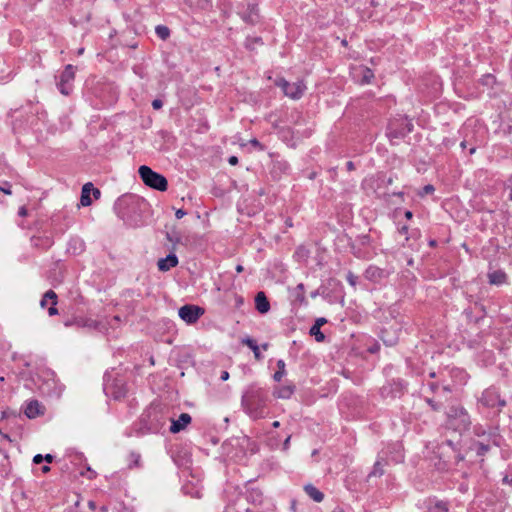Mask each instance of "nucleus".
<instances>
[{"label":"nucleus","mask_w":512,"mask_h":512,"mask_svg":"<svg viewBox=\"0 0 512 512\" xmlns=\"http://www.w3.org/2000/svg\"><path fill=\"white\" fill-rule=\"evenodd\" d=\"M427 386L431 393H435L439 389V385L436 382H430Z\"/></svg>","instance_id":"nucleus-35"},{"label":"nucleus","mask_w":512,"mask_h":512,"mask_svg":"<svg viewBox=\"0 0 512 512\" xmlns=\"http://www.w3.org/2000/svg\"><path fill=\"white\" fill-rule=\"evenodd\" d=\"M42 471L44 473H46V472L50 471V467L45 465V466L42 467Z\"/></svg>","instance_id":"nucleus-61"},{"label":"nucleus","mask_w":512,"mask_h":512,"mask_svg":"<svg viewBox=\"0 0 512 512\" xmlns=\"http://www.w3.org/2000/svg\"><path fill=\"white\" fill-rule=\"evenodd\" d=\"M75 78V67L71 64L65 66L58 77L57 86L63 95H69L72 90V82Z\"/></svg>","instance_id":"nucleus-7"},{"label":"nucleus","mask_w":512,"mask_h":512,"mask_svg":"<svg viewBox=\"0 0 512 512\" xmlns=\"http://www.w3.org/2000/svg\"><path fill=\"white\" fill-rule=\"evenodd\" d=\"M192 421L188 413H182L178 419L171 420L170 432L173 434L183 431Z\"/></svg>","instance_id":"nucleus-9"},{"label":"nucleus","mask_w":512,"mask_h":512,"mask_svg":"<svg viewBox=\"0 0 512 512\" xmlns=\"http://www.w3.org/2000/svg\"><path fill=\"white\" fill-rule=\"evenodd\" d=\"M499 437L493 432H489L486 439H478L471 442L470 450L474 451L477 456L486 455L493 446H498Z\"/></svg>","instance_id":"nucleus-4"},{"label":"nucleus","mask_w":512,"mask_h":512,"mask_svg":"<svg viewBox=\"0 0 512 512\" xmlns=\"http://www.w3.org/2000/svg\"><path fill=\"white\" fill-rule=\"evenodd\" d=\"M220 379H221L222 381H226V380H228V379H229V373H228L227 371H222L221 376H220Z\"/></svg>","instance_id":"nucleus-46"},{"label":"nucleus","mask_w":512,"mask_h":512,"mask_svg":"<svg viewBox=\"0 0 512 512\" xmlns=\"http://www.w3.org/2000/svg\"><path fill=\"white\" fill-rule=\"evenodd\" d=\"M429 377L430 378H435L436 377V373L435 372H430L429 373Z\"/></svg>","instance_id":"nucleus-62"},{"label":"nucleus","mask_w":512,"mask_h":512,"mask_svg":"<svg viewBox=\"0 0 512 512\" xmlns=\"http://www.w3.org/2000/svg\"><path fill=\"white\" fill-rule=\"evenodd\" d=\"M341 44L346 47L348 45V42L346 39H344V40H342Z\"/></svg>","instance_id":"nucleus-63"},{"label":"nucleus","mask_w":512,"mask_h":512,"mask_svg":"<svg viewBox=\"0 0 512 512\" xmlns=\"http://www.w3.org/2000/svg\"><path fill=\"white\" fill-rule=\"evenodd\" d=\"M91 189H93L92 183H86L83 185L81 198H80V202H81L82 206H90L91 205V203H92V200L90 198Z\"/></svg>","instance_id":"nucleus-17"},{"label":"nucleus","mask_w":512,"mask_h":512,"mask_svg":"<svg viewBox=\"0 0 512 512\" xmlns=\"http://www.w3.org/2000/svg\"><path fill=\"white\" fill-rule=\"evenodd\" d=\"M255 307L256 310L261 314H266L270 310V303L266 294L260 291L255 296Z\"/></svg>","instance_id":"nucleus-11"},{"label":"nucleus","mask_w":512,"mask_h":512,"mask_svg":"<svg viewBox=\"0 0 512 512\" xmlns=\"http://www.w3.org/2000/svg\"><path fill=\"white\" fill-rule=\"evenodd\" d=\"M49 300L52 301V304L53 305H56L57 304V295L56 293L53 291V290H48L42 297L41 301H40V305L42 307H45L47 302H49Z\"/></svg>","instance_id":"nucleus-24"},{"label":"nucleus","mask_w":512,"mask_h":512,"mask_svg":"<svg viewBox=\"0 0 512 512\" xmlns=\"http://www.w3.org/2000/svg\"><path fill=\"white\" fill-rule=\"evenodd\" d=\"M54 457L51 454H46L43 456V460H45L47 463H51L53 461Z\"/></svg>","instance_id":"nucleus-47"},{"label":"nucleus","mask_w":512,"mask_h":512,"mask_svg":"<svg viewBox=\"0 0 512 512\" xmlns=\"http://www.w3.org/2000/svg\"><path fill=\"white\" fill-rule=\"evenodd\" d=\"M242 19L248 24H254L258 19V9L254 4H249L247 11L242 14Z\"/></svg>","instance_id":"nucleus-14"},{"label":"nucleus","mask_w":512,"mask_h":512,"mask_svg":"<svg viewBox=\"0 0 512 512\" xmlns=\"http://www.w3.org/2000/svg\"><path fill=\"white\" fill-rule=\"evenodd\" d=\"M425 402L432 408L434 411H439L441 409V405L435 402L431 397H426Z\"/></svg>","instance_id":"nucleus-31"},{"label":"nucleus","mask_w":512,"mask_h":512,"mask_svg":"<svg viewBox=\"0 0 512 512\" xmlns=\"http://www.w3.org/2000/svg\"><path fill=\"white\" fill-rule=\"evenodd\" d=\"M228 163L230 165H236L238 163V158L236 156H230L228 158Z\"/></svg>","instance_id":"nucleus-43"},{"label":"nucleus","mask_w":512,"mask_h":512,"mask_svg":"<svg viewBox=\"0 0 512 512\" xmlns=\"http://www.w3.org/2000/svg\"><path fill=\"white\" fill-rule=\"evenodd\" d=\"M386 276L385 270L377 266H369L365 271V277L371 281H378Z\"/></svg>","instance_id":"nucleus-13"},{"label":"nucleus","mask_w":512,"mask_h":512,"mask_svg":"<svg viewBox=\"0 0 512 512\" xmlns=\"http://www.w3.org/2000/svg\"><path fill=\"white\" fill-rule=\"evenodd\" d=\"M411 131H412V124H407V129L402 130L400 132L389 129L388 136L390 138H400V137H404L407 133H410Z\"/></svg>","instance_id":"nucleus-27"},{"label":"nucleus","mask_w":512,"mask_h":512,"mask_svg":"<svg viewBox=\"0 0 512 512\" xmlns=\"http://www.w3.org/2000/svg\"><path fill=\"white\" fill-rule=\"evenodd\" d=\"M310 335L311 336H314L315 337V340L317 342H322L324 341L325 339V335L321 332L320 328L318 327V325H313L311 328H310V331H309Z\"/></svg>","instance_id":"nucleus-26"},{"label":"nucleus","mask_w":512,"mask_h":512,"mask_svg":"<svg viewBox=\"0 0 512 512\" xmlns=\"http://www.w3.org/2000/svg\"><path fill=\"white\" fill-rule=\"evenodd\" d=\"M447 424L455 431H466L471 424L468 412L461 406H451L447 412Z\"/></svg>","instance_id":"nucleus-2"},{"label":"nucleus","mask_w":512,"mask_h":512,"mask_svg":"<svg viewBox=\"0 0 512 512\" xmlns=\"http://www.w3.org/2000/svg\"><path fill=\"white\" fill-rule=\"evenodd\" d=\"M442 390L444 392H447V393L451 392V389H450V387L448 385L447 386H443Z\"/></svg>","instance_id":"nucleus-58"},{"label":"nucleus","mask_w":512,"mask_h":512,"mask_svg":"<svg viewBox=\"0 0 512 512\" xmlns=\"http://www.w3.org/2000/svg\"><path fill=\"white\" fill-rule=\"evenodd\" d=\"M178 265V258L175 254L171 253L166 258L159 259L157 266L160 271H168Z\"/></svg>","instance_id":"nucleus-12"},{"label":"nucleus","mask_w":512,"mask_h":512,"mask_svg":"<svg viewBox=\"0 0 512 512\" xmlns=\"http://www.w3.org/2000/svg\"><path fill=\"white\" fill-rule=\"evenodd\" d=\"M243 344L247 345L254 353V357L257 360L262 359V354L260 353L259 346L257 345V342L252 338H245L242 341Z\"/></svg>","instance_id":"nucleus-20"},{"label":"nucleus","mask_w":512,"mask_h":512,"mask_svg":"<svg viewBox=\"0 0 512 512\" xmlns=\"http://www.w3.org/2000/svg\"><path fill=\"white\" fill-rule=\"evenodd\" d=\"M42 413H43L42 406L39 403V401L31 400L26 403L25 408H24V414L28 418H30V419L36 418L37 416H39Z\"/></svg>","instance_id":"nucleus-10"},{"label":"nucleus","mask_w":512,"mask_h":512,"mask_svg":"<svg viewBox=\"0 0 512 512\" xmlns=\"http://www.w3.org/2000/svg\"><path fill=\"white\" fill-rule=\"evenodd\" d=\"M489 283L492 285H502L507 280V275L502 270H496L488 273Z\"/></svg>","instance_id":"nucleus-15"},{"label":"nucleus","mask_w":512,"mask_h":512,"mask_svg":"<svg viewBox=\"0 0 512 512\" xmlns=\"http://www.w3.org/2000/svg\"><path fill=\"white\" fill-rule=\"evenodd\" d=\"M273 167H274V169L278 168L280 171L285 172L288 169L289 166H288L287 162L283 161V162H276V163H274Z\"/></svg>","instance_id":"nucleus-33"},{"label":"nucleus","mask_w":512,"mask_h":512,"mask_svg":"<svg viewBox=\"0 0 512 512\" xmlns=\"http://www.w3.org/2000/svg\"><path fill=\"white\" fill-rule=\"evenodd\" d=\"M139 176L143 183L155 190L164 192L168 188L167 179L160 173L153 171L150 167L142 165L138 169Z\"/></svg>","instance_id":"nucleus-3"},{"label":"nucleus","mask_w":512,"mask_h":512,"mask_svg":"<svg viewBox=\"0 0 512 512\" xmlns=\"http://www.w3.org/2000/svg\"><path fill=\"white\" fill-rule=\"evenodd\" d=\"M399 233L401 234H407L408 233V226L404 225L399 229Z\"/></svg>","instance_id":"nucleus-49"},{"label":"nucleus","mask_w":512,"mask_h":512,"mask_svg":"<svg viewBox=\"0 0 512 512\" xmlns=\"http://www.w3.org/2000/svg\"><path fill=\"white\" fill-rule=\"evenodd\" d=\"M249 143L259 150H264V146L256 138L251 139Z\"/></svg>","instance_id":"nucleus-34"},{"label":"nucleus","mask_w":512,"mask_h":512,"mask_svg":"<svg viewBox=\"0 0 512 512\" xmlns=\"http://www.w3.org/2000/svg\"><path fill=\"white\" fill-rule=\"evenodd\" d=\"M325 323H327V320L325 318L321 317V318L316 319L314 325H318V327L321 328V326L324 325Z\"/></svg>","instance_id":"nucleus-40"},{"label":"nucleus","mask_w":512,"mask_h":512,"mask_svg":"<svg viewBox=\"0 0 512 512\" xmlns=\"http://www.w3.org/2000/svg\"><path fill=\"white\" fill-rule=\"evenodd\" d=\"M267 392L256 386H250L242 396V406L245 411L255 419L264 417Z\"/></svg>","instance_id":"nucleus-1"},{"label":"nucleus","mask_w":512,"mask_h":512,"mask_svg":"<svg viewBox=\"0 0 512 512\" xmlns=\"http://www.w3.org/2000/svg\"><path fill=\"white\" fill-rule=\"evenodd\" d=\"M186 211L183 210V209H178L176 212H175V216L177 219H181L183 218L185 215H186Z\"/></svg>","instance_id":"nucleus-38"},{"label":"nucleus","mask_w":512,"mask_h":512,"mask_svg":"<svg viewBox=\"0 0 512 512\" xmlns=\"http://www.w3.org/2000/svg\"><path fill=\"white\" fill-rule=\"evenodd\" d=\"M100 510H101V512H106L107 511V507L106 506H102Z\"/></svg>","instance_id":"nucleus-64"},{"label":"nucleus","mask_w":512,"mask_h":512,"mask_svg":"<svg viewBox=\"0 0 512 512\" xmlns=\"http://www.w3.org/2000/svg\"><path fill=\"white\" fill-rule=\"evenodd\" d=\"M129 457L131 460V464H129L130 468L140 466V460H141L140 454L132 452V453H130Z\"/></svg>","instance_id":"nucleus-28"},{"label":"nucleus","mask_w":512,"mask_h":512,"mask_svg":"<svg viewBox=\"0 0 512 512\" xmlns=\"http://www.w3.org/2000/svg\"><path fill=\"white\" fill-rule=\"evenodd\" d=\"M33 245L42 249H48L52 246L53 241L50 237H34L32 238Z\"/></svg>","instance_id":"nucleus-19"},{"label":"nucleus","mask_w":512,"mask_h":512,"mask_svg":"<svg viewBox=\"0 0 512 512\" xmlns=\"http://www.w3.org/2000/svg\"><path fill=\"white\" fill-rule=\"evenodd\" d=\"M383 461H384V459L381 458V459H378L374 463L373 469L370 472L369 477H380V476H382L384 474V465H385V463Z\"/></svg>","instance_id":"nucleus-21"},{"label":"nucleus","mask_w":512,"mask_h":512,"mask_svg":"<svg viewBox=\"0 0 512 512\" xmlns=\"http://www.w3.org/2000/svg\"><path fill=\"white\" fill-rule=\"evenodd\" d=\"M277 368L278 370L274 373L273 375V379L276 381V382H280L281 379L284 377V375L286 374V369H285V362L284 360L282 359H279L277 361Z\"/></svg>","instance_id":"nucleus-23"},{"label":"nucleus","mask_w":512,"mask_h":512,"mask_svg":"<svg viewBox=\"0 0 512 512\" xmlns=\"http://www.w3.org/2000/svg\"><path fill=\"white\" fill-rule=\"evenodd\" d=\"M43 461V456L41 454H37L33 458V462L35 464H40Z\"/></svg>","instance_id":"nucleus-42"},{"label":"nucleus","mask_w":512,"mask_h":512,"mask_svg":"<svg viewBox=\"0 0 512 512\" xmlns=\"http://www.w3.org/2000/svg\"><path fill=\"white\" fill-rule=\"evenodd\" d=\"M272 426H273L274 428H278V427H280V422H279V421H274V422L272 423Z\"/></svg>","instance_id":"nucleus-60"},{"label":"nucleus","mask_w":512,"mask_h":512,"mask_svg":"<svg viewBox=\"0 0 512 512\" xmlns=\"http://www.w3.org/2000/svg\"><path fill=\"white\" fill-rule=\"evenodd\" d=\"M290 439H291L290 435L285 439V441L283 443V450H288L289 449Z\"/></svg>","instance_id":"nucleus-44"},{"label":"nucleus","mask_w":512,"mask_h":512,"mask_svg":"<svg viewBox=\"0 0 512 512\" xmlns=\"http://www.w3.org/2000/svg\"><path fill=\"white\" fill-rule=\"evenodd\" d=\"M383 182H385L386 185H391L393 183V178L389 177L387 180H383Z\"/></svg>","instance_id":"nucleus-53"},{"label":"nucleus","mask_w":512,"mask_h":512,"mask_svg":"<svg viewBox=\"0 0 512 512\" xmlns=\"http://www.w3.org/2000/svg\"><path fill=\"white\" fill-rule=\"evenodd\" d=\"M27 213H28V211L25 206L20 207L18 210V215L21 217L27 216Z\"/></svg>","instance_id":"nucleus-39"},{"label":"nucleus","mask_w":512,"mask_h":512,"mask_svg":"<svg viewBox=\"0 0 512 512\" xmlns=\"http://www.w3.org/2000/svg\"><path fill=\"white\" fill-rule=\"evenodd\" d=\"M88 505H89V507H90L92 510H94V509L96 508V504H95V502H93V501H89Z\"/></svg>","instance_id":"nucleus-56"},{"label":"nucleus","mask_w":512,"mask_h":512,"mask_svg":"<svg viewBox=\"0 0 512 512\" xmlns=\"http://www.w3.org/2000/svg\"><path fill=\"white\" fill-rule=\"evenodd\" d=\"M236 271H237L238 273L242 272V271H243V266H242V265H237V266H236Z\"/></svg>","instance_id":"nucleus-59"},{"label":"nucleus","mask_w":512,"mask_h":512,"mask_svg":"<svg viewBox=\"0 0 512 512\" xmlns=\"http://www.w3.org/2000/svg\"><path fill=\"white\" fill-rule=\"evenodd\" d=\"M383 342H384L386 345H389V346H392V345H394V343H395L394 341L386 340V339H384V338H383Z\"/></svg>","instance_id":"nucleus-54"},{"label":"nucleus","mask_w":512,"mask_h":512,"mask_svg":"<svg viewBox=\"0 0 512 512\" xmlns=\"http://www.w3.org/2000/svg\"><path fill=\"white\" fill-rule=\"evenodd\" d=\"M346 280L348 281V283L352 286V287H356L357 285V280H358V277L352 273L351 271H349L346 275Z\"/></svg>","instance_id":"nucleus-29"},{"label":"nucleus","mask_w":512,"mask_h":512,"mask_svg":"<svg viewBox=\"0 0 512 512\" xmlns=\"http://www.w3.org/2000/svg\"><path fill=\"white\" fill-rule=\"evenodd\" d=\"M388 389H389V387H387V386H384V387L382 388L381 392H382V395H383V396H386V395H388V394H389Z\"/></svg>","instance_id":"nucleus-51"},{"label":"nucleus","mask_w":512,"mask_h":512,"mask_svg":"<svg viewBox=\"0 0 512 512\" xmlns=\"http://www.w3.org/2000/svg\"><path fill=\"white\" fill-rule=\"evenodd\" d=\"M305 491L316 502H321L324 498V494L319 491L315 486L308 484L305 486Z\"/></svg>","instance_id":"nucleus-18"},{"label":"nucleus","mask_w":512,"mask_h":512,"mask_svg":"<svg viewBox=\"0 0 512 512\" xmlns=\"http://www.w3.org/2000/svg\"><path fill=\"white\" fill-rule=\"evenodd\" d=\"M91 192L93 193V196H94L96 199H98V198L100 197V195H101L100 190H99V189H97V188H94V187H93V189H91Z\"/></svg>","instance_id":"nucleus-45"},{"label":"nucleus","mask_w":512,"mask_h":512,"mask_svg":"<svg viewBox=\"0 0 512 512\" xmlns=\"http://www.w3.org/2000/svg\"><path fill=\"white\" fill-rule=\"evenodd\" d=\"M405 217H406L407 219H411V218L413 217V213H412L411 211H409V210H408V211H406V212H405Z\"/></svg>","instance_id":"nucleus-52"},{"label":"nucleus","mask_w":512,"mask_h":512,"mask_svg":"<svg viewBox=\"0 0 512 512\" xmlns=\"http://www.w3.org/2000/svg\"><path fill=\"white\" fill-rule=\"evenodd\" d=\"M434 190H435L434 186L431 184H428L423 187L422 192H420L419 194H420V196H424V195L433 193Z\"/></svg>","instance_id":"nucleus-32"},{"label":"nucleus","mask_w":512,"mask_h":512,"mask_svg":"<svg viewBox=\"0 0 512 512\" xmlns=\"http://www.w3.org/2000/svg\"><path fill=\"white\" fill-rule=\"evenodd\" d=\"M56 305H53L48 309V314L50 316H53V315H56L58 313V310L57 308L55 307Z\"/></svg>","instance_id":"nucleus-41"},{"label":"nucleus","mask_w":512,"mask_h":512,"mask_svg":"<svg viewBox=\"0 0 512 512\" xmlns=\"http://www.w3.org/2000/svg\"><path fill=\"white\" fill-rule=\"evenodd\" d=\"M475 435L480 439H486L489 435L483 427H476L474 430Z\"/></svg>","instance_id":"nucleus-30"},{"label":"nucleus","mask_w":512,"mask_h":512,"mask_svg":"<svg viewBox=\"0 0 512 512\" xmlns=\"http://www.w3.org/2000/svg\"><path fill=\"white\" fill-rule=\"evenodd\" d=\"M297 290H299L301 293H303V291H304V285H303V284H299V285L297 286Z\"/></svg>","instance_id":"nucleus-57"},{"label":"nucleus","mask_w":512,"mask_h":512,"mask_svg":"<svg viewBox=\"0 0 512 512\" xmlns=\"http://www.w3.org/2000/svg\"><path fill=\"white\" fill-rule=\"evenodd\" d=\"M295 391V386L292 384L283 385L274 391V395L280 399H289Z\"/></svg>","instance_id":"nucleus-16"},{"label":"nucleus","mask_w":512,"mask_h":512,"mask_svg":"<svg viewBox=\"0 0 512 512\" xmlns=\"http://www.w3.org/2000/svg\"><path fill=\"white\" fill-rule=\"evenodd\" d=\"M276 85L282 89L286 96L294 100L300 99L306 89L303 81L289 83L284 78L277 80Z\"/></svg>","instance_id":"nucleus-5"},{"label":"nucleus","mask_w":512,"mask_h":512,"mask_svg":"<svg viewBox=\"0 0 512 512\" xmlns=\"http://www.w3.org/2000/svg\"><path fill=\"white\" fill-rule=\"evenodd\" d=\"M503 483L512 485V478H509L508 476H505L503 478Z\"/></svg>","instance_id":"nucleus-50"},{"label":"nucleus","mask_w":512,"mask_h":512,"mask_svg":"<svg viewBox=\"0 0 512 512\" xmlns=\"http://www.w3.org/2000/svg\"><path fill=\"white\" fill-rule=\"evenodd\" d=\"M479 401L483 406L488 408L499 407L501 409L506 405V401L501 399L499 392L493 387L484 390Z\"/></svg>","instance_id":"nucleus-8"},{"label":"nucleus","mask_w":512,"mask_h":512,"mask_svg":"<svg viewBox=\"0 0 512 512\" xmlns=\"http://www.w3.org/2000/svg\"><path fill=\"white\" fill-rule=\"evenodd\" d=\"M332 512H344V510H343V508H341V507L337 506V507H335V508L332 510Z\"/></svg>","instance_id":"nucleus-55"},{"label":"nucleus","mask_w":512,"mask_h":512,"mask_svg":"<svg viewBox=\"0 0 512 512\" xmlns=\"http://www.w3.org/2000/svg\"><path fill=\"white\" fill-rule=\"evenodd\" d=\"M346 167H347V170H349V171H352V170H354V169H355V167H354V163H353L352 161H348V162L346 163Z\"/></svg>","instance_id":"nucleus-48"},{"label":"nucleus","mask_w":512,"mask_h":512,"mask_svg":"<svg viewBox=\"0 0 512 512\" xmlns=\"http://www.w3.org/2000/svg\"><path fill=\"white\" fill-rule=\"evenodd\" d=\"M162 106H163V102L160 99H154L152 101V107L155 110H158V109L162 108Z\"/></svg>","instance_id":"nucleus-36"},{"label":"nucleus","mask_w":512,"mask_h":512,"mask_svg":"<svg viewBox=\"0 0 512 512\" xmlns=\"http://www.w3.org/2000/svg\"><path fill=\"white\" fill-rule=\"evenodd\" d=\"M204 313V308L193 304H186L178 311L179 317L189 325L195 324Z\"/></svg>","instance_id":"nucleus-6"},{"label":"nucleus","mask_w":512,"mask_h":512,"mask_svg":"<svg viewBox=\"0 0 512 512\" xmlns=\"http://www.w3.org/2000/svg\"><path fill=\"white\" fill-rule=\"evenodd\" d=\"M112 388L113 391H111V394L114 399H120L126 395L127 390L123 383H115Z\"/></svg>","instance_id":"nucleus-22"},{"label":"nucleus","mask_w":512,"mask_h":512,"mask_svg":"<svg viewBox=\"0 0 512 512\" xmlns=\"http://www.w3.org/2000/svg\"><path fill=\"white\" fill-rule=\"evenodd\" d=\"M0 191L4 192L7 195H11L12 191L10 189V185L7 183L6 186H0Z\"/></svg>","instance_id":"nucleus-37"},{"label":"nucleus","mask_w":512,"mask_h":512,"mask_svg":"<svg viewBox=\"0 0 512 512\" xmlns=\"http://www.w3.org/2000/svg\"><path fill=\"white\" fill-rule=\"evenodd\" d=\"M155 33L160 39L166 40L170 36V29L165 25H158L155 28Z\"/></svg>","instance_id":"nucleus-25"}]
</instances>
